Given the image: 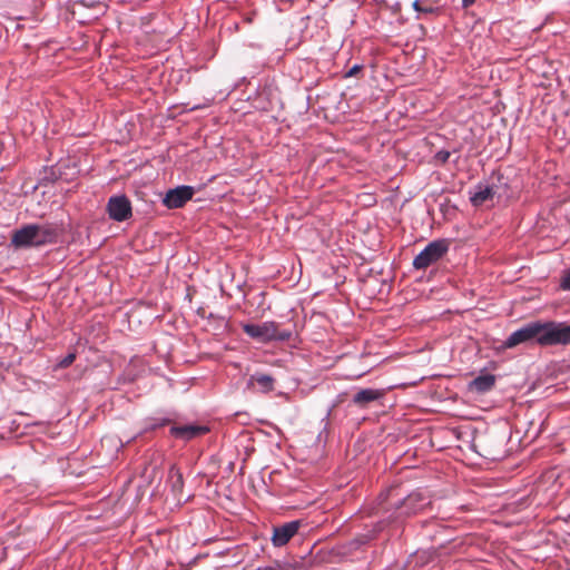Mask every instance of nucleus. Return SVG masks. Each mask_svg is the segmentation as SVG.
<instances>
[{
    "instance_id": "nucleus-1",
    "label": "nucleus",
    "mask_w": 570,
    "mask_h": 570,
    "mask_svg": "<svg viewBox=\"0 0 570 570\" xmlns=\"http://www.w3.org/2000/svg\"><path fill=\"white\" fill-rule=\"evenodd\" d=\"M560 322H531L514 331L504 342V347L512 348L519 344L535 342L540 346L561 345Z\"/></svg>"
},
{
    "instance_id": "nucleus-2",
    "label": "nucleus",
    "mask_w": 570,
    "mask_h": 570,
    "mask_svg": "<svg viewBox=\"0 0 570 570\" xmlns=\"http://www.w3.org/2000/svg\"><path fill=\"white\" fill-rule=\"evenodd\" d=\"M58 239V228L53 224H28L13 232L11 245L14 248L41 247L55 244Z\"/></svg>"
},
{
    "instance_id": "nucleus-3",
    "label": "nucleus",
    "mask_w": 570,
    "mask_h": 570,
    "mask_svg": "<svg viewBox=\"0 0 570 570\" xmlns=\"http://www.w3.org/2000/svg\"><path fill=\"white\" fill-rule=\"evenodd\" d=\"M448 250L449 242L446 239L433 240L414 257L413 267L415 269H425L440 261L448 253Z\"/></svg>"
},
{
    "instance_id": "nucleus-4",
    "label": "nucleus",
    "mask_w": 570,
    "mask_h": 570,
    "mask_svg": "<svg viewBox=\"0 0 570 570\" xmlns=\"http://www.w3.org/2000/svg\"><path fill=\"white\" fill-rule=\"evenodd\" d=\"M293 336V332L286 328H279L275 322H264L252 324V338L262 343L272 341L286 342Z\"/></svg>"
},
{
    "instance_id": "nucleus-5",
    "label": "nucleus",
    "mask_w": 570,
    "mask_h": 570,
    "mask_svg": "<svg viewBox=\"0 0 570 570\" xmlns=\"http://www.w3.org/2000/svg\"><path fill=\"white\" fill-rule=\"evenodd\" d=\"M430 504L431 500L424 492L413 491L395 507L396 517L406 518L417 514L430 507Z\"/></svg>"
},
{
    "instance_id": "nucleus-6",
    "label": "nucleus",
    "mask_w": 570,
    "mask_h": 570,
    "mask_svg": "<svg viewBox=\"0 0 570 570\" xmlns=\"http://www.w3.org/2000/svg\"><path fill=\"white\" fill-rule=\"evenodd\" d=\"M107 213L115 222H125L132 216L130 200L125 195L111 196L107 203Z\"/></svg>"
},
{
    "instance_id": "nucleus-7",
    "label": "nucleus",
    "mask_w": 570,
    "mask_h": 570,
    "mask_svg": "<svg viewBox=\"0 0 570 570\" xmlns=\"http://www.w3.org/2000/svg\"><path fill=\"white\" fill-rule=\"evenodd\" d=\"M301 521L295 520L272 528L271 541L275 547H283L298 532Z\"/></svg>"
},
{
    "instance_id": "nucleus-8",
    "label": "nucleus",
    "mask_w": 570,
    "mask_h": 570,
    "mask_svg": "<svg viewBox=\"0 0 570 570\" xmlns=\"http://www.w3.org/2000/svg\"><path fill=\"white\" fill-rule=\"evenodd\" d=\"M194 195V188L191 186H178L174 189L167 191L164 198V205L167 208H180L183 207L189 199H191Z\"/></svg>"
},
{
    "instance_id": "nucleus-9",
    "label": "nucleus",
    "mask_w": 570,
    "mask_h": 570,
    "mask_svg": "<svg viewBox=\"0 0 570 570\" xmlns=\"http://www.w3.org/2000/svg\"><path fill=\"white\" fill-rule=\"evenodd\" d=\"M206 432H208V428L204 425H197V424H188V425H181V426H173L170 429L171 435L178 439L183 440H191L198 435H203Z\"/></svg>"
},
{
    "instance_id": "nucleus-10",
    "label": "nucleus",
    "mask_w": 570,
    "mask_h": 570,
    "mask_svg": "<svg viewBox=\"0 0 570 570\" xmlns=\"http://www.w3.org/2000/svg\"><path fill=\"white\" fill-rule=\"evenodd\" d=\"M384 396L383 390L363 389L353 395V403L360 407H366L370 403Z\"/></svg>"
},
{
    "instance_id": "nucleus-11",
    "label": "nucleus",
    "mask_w": 570,
    "mask_h": 570,
    "mask_svg": "<svg viewBox=\"0 0 570 570\" xmlns=\"http://www.w3.org/2000/svg\"><path fill=\"white\" fill-rule=\"evenodd\" d=\"M479 189L470 197L473 206H482L487 200L493 198L495 190L492 186H479Z\"/></svg>"
},
{
    "instance_id": "nucleus-12",
    "label": "nucleus",
    "mask_w": 570,
    "mask_h": 570,
    "mask_svg": "<svg viewBox=\"0 0 570 570\" xmlns=\"http://www.w3.org/2000/svg\"><path fill=\"white\" fill-rule=\"evenodd\" d=\"M495 384V376L492 374L480 375L471 382V389L484 393L490 391Z\"/></svg>"
},
{
    "instance_id": "nucleus-13",
    "label": "nucleus",
    "mask_w": 570,
    "mask_h": 570,
    "mask_svg": "<svg viewBox=\"0 0 570 570\" xmlns=\"http://www.w3.org/2000/svg\"><path fill=\"white\" fill-rule=\"evenodd\" d=\"M268 535L267 534H256L252 531V552L256 556H259L261 552H264L268 547Z\"/></svg>"
},
{
    "instance_id": "nucleus-14",
    "label": "nucleus",
    "mask_w": 570,
    "mask_h": 570,
    "mask_svg": "<svg viewBox=\"0 0 570 570\" xmlns=\"http://www.w3.org/2000/svg\"><path fill=\"white\" fill-rule=\"evenodd\" d=\"M257 385L259 386L262 392H269L274 389V379L267 374H255L252 376Z\"/></svg>"
},
{
    "instance_id": "nucleus-15",
    "label": "nucleus",
    "mask_w": 570,
    "mask_h": 570,
    "mask_svg": "<svg viewBox=\"0 0 570 570\" xmlns=\"http://www.w3.org/2000/svg\"><path fill=\"white\" fill-rule=\"evenodd\" d=\"M169 479L171 481V487L175 491L180 490L183 488V475L179 472V470L176 469L175 466L170 468Z\"/></svg>"
},
{
    "instance_id": "nucleus-16",
    "label": "nucleus",
    "mask_w": 570,
    "mask_h": 570,
    "mask_svg": "<svg viewBox=\"0 0 570 570\" xmlns=\"http://www.w3.org/2000/svg\"><path fill=\"white\" fill-rule=\"evenodd\" d=\"M560 332H561V345L570 344V324L560 322Z\"/></svg>"
},
{
    "instance_id": "nucleus-17",
    "label": "nucleus",
    "mask_w": 570,
    "mask_h": 570,
    "mask_svg": "<svg viewBox=\"0 0 570 570\" xmlns=\"http://www.w3.org/2000/svg\"><path fill=\"white\" fill-rule=\"evenodd\" d=\"M75 360H76V354L69 353L68 355H66L63 358H61L58 362L57 366L60 368H66V367L70 366Z\"/></svg>"
},
{
    "instance_id": "nucleus-18",
    "label": "nucleus",
    "mask_w": 570,
    "mask_h": 570,
    "mask_svg": "<svg viewBox=\"0 0 570 570\" xmlns=\"http://www.w3.org/2000/svg\"><path fill=\"white\" fill-rule=\"evenodd\" d=\"M150 424L148 425V429L154 430L160 426H165L170 422V419L167 417H160V419H150Z\"/></svg>"
},
{
    "instance_id": "nucleus-19",
    "label": "nucleus",
    "mask_w": 570,
    "mask_h": 570,
    "mask_svg": "<svg viewBox=\"0 0 570 570\" xmlns=\"http://www.w3.org/2000/svg\"><path fill=\"white\" fill-rule=\"evenodd\" d=\"M362 70H363L362 65H355L348 71H346L344 73V78L357 77L362 72Z\"/></svg>"
},
{
    "instance_id": "nucleus-20",
    "label": "nucleus",
    "mask_w": 570,
    "mask_h": 570,
    "mask_svg": "<svg viewBox=\"0 0 570 570\" xmlns=\"http://www.w3.org/2000/svg\"><path fill=\"white\" fill-rule=\"evenodd\" d=\"M436 163L439 164H445L450 158V153L446 150H440L434 156Z\"/></svg>"
},
{
    "instance_id": "nucleus-21",
    "label": "nucleus",
    "mask_w": 570,
    "mask_h": 570,
    "mask_svg": "<svg viewBox=\"0 0 570 570\" xmlns=\"http://www.w3.org/2000/svg\"><path fill=\"white\" fill-rule=\"evenodd\" d=\"M413 8L415 11L417 12H424V13H432L434 11V9L432 7H423L421 6V1L420 0H415L413 2Z\"/></svg>"
},
{
    "instance_id": "nucleus-22",
    "label": "nucleus",
    "mask_w": 570,
    "mask_h": 570,
    "mask_svg": "<svg viewBox=\"0 0 570 570\" xmlns=\"http://www.w3.org/2000/svg\"><path fill=\"white\" fill-rule=\"evenodd\" d=\"M560 286L564 291H570V272L562 277Z\"/></svg>"
},
{
    "instance_id": "nucleus-23",
    "label": "nucleus",
    "mask_w": 570,
    "mask_h": 570,
    "mask_svg": "<svg viewBox=\"0 0 570 570\" xmlns=\"http://www.w3.org/2000/svg\"><path fill=\"white\" fill-rule=\"evenodd\" d=\"M475 1H476V0H462V7H463L464 9H468V8L472 7V6L474 4V2H475Z\"/></svg>"
},
{
    "instance_id": "nucleus-24",
    "label": "nucleus",
    "mask_w": 570,
    "mask_h": 570,
    "mask_svg": "<svg viewBox=\"0 0 570 570\" xmlns=\"http://www.w3.org/2000/svg\"><path fill=\"white\" fill-rule=\"evenodd\" d=\"M243 330L245 333L249 334V323H244L243 324Z\"/></svg>"
}]
</instances>
